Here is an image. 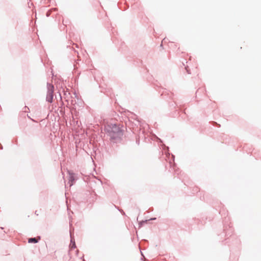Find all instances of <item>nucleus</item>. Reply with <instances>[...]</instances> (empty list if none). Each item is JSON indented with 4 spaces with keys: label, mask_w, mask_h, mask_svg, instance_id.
Masks as SVG:
<instances>
[{
    "label": "nucleus",
    "mask_w": 261,
    "mask_h": 261,
    "mask_svg": "<svg viewBox=\"0 0 261 261\" xmlns=\"http://www.w3.org/2000/svg\"><path fill=\"white\" fill-rule=\"evenodd\" d=\"M105 130L110 139L114 143L120 142L123 135V130L116 124L110 123L105 126Z\"/></svg>",
    "instance_id": "nucleus-1"
},
{
    "label": "nucleus",
    "mask_w": 261,
    "mask_h": 261,
    "mask_svg": "<svg viewBox=\"0 0 261 261\" xmlns=\"http://www.w3.org/2000/svg\"><path fill=\"white\" fill-rule=\"evenodd\" d=\"M174 158L175 156L172 154H171V159L170 158V156L168 157V160H169V163L170 165V168H172L175 172L176 173L178 174L177 172V171L174 169V167L175 166V164L174 163Z\"/></svg>",
    "instance_id": "nucleus-3"
},
{
    "label": "nucleus",
    "mask_w": 261,
    "mask_h": 261,
    "mask_svg": "<svg viewBox=\"0 0 261 261\" xmlns=\"http://www.w3.org/2000/svg\"><path fill=\"white\" fill-rule=\"evenodd\" d=\"M24 108H25V109H29V108H28L27 106H25Z\"/></svg>",
    "instance_id": "nucleus-14"
},
{
    "label": "nucleus",
    "mask_w": 261,
    "mask_h": 261,
    "mask_svg": "<svg viewBox=\"0 0 261 261\" xmlns=\"http://www.w3.org/2000/svg\"><path fill=\"white\" fill-rule=\"evenodd\" d=\"M0 149H3V146L1 143H0Z\"/></svg>",
    "instance_id": "nucleus-11"
},
{
    "label": "nucleus",
    "mask_w": 261,
    "mask_h": 261,
    "mask_svg": "<svg viewBox=\"0 0 261 261\" xmlns=\"http://www.w3.org/2000/svg\"><path fill=\"white\" fill-rule=\"evenodd\" d=\"M119 211L120 212H121V213L122 214V215H125V213L124 212V211L123 210H119Z\"/></svg>",
    "instance_id": "nucleus-10"
},
{
    "label": "nucleus",
    "mask_w": 261,
    "mask_h": 261,
    "mask_svg": "<svg viewBox=\"0 0 261 261\" xmlns=\"http://www.w3.org/2000/svg\"><path fill=\"white\" fill-rule=\"evenodd\" d=\"M74 180H75V179H74V174L69 173V184H70V186H71L73 185Z\"/></svg>",
    "instance_id": "nucleus-6"
},
{
    "label": "nucleus",
    "mask_w": 261,
    "mask_h": 261,
    "mask_svg": "<svg viewBox=\"0 0 261 261\" xmlns=\"http://www.w3.org/2000/svg\"><path fill=\"white\" fill-rule=\"evenodd\" d=\"M137 143H138V144H139V141H137Z\"/></svg>",
    "instance_id": "nucleus-13"
},
{
    "label": "nucleus",
    "mask_w": 261,
    "mask_h": 261,
    "mask_svg": "<svg viewBox=\"0 0 261 261\" xmlns=\"http://www.w3.org/2000/svg\"><path fill=\"white\" fill-rule=\"evenodd\" d=\"M185 68H186V69L187 72H188V74H190L191 73H190V72L189 70L188 69V67H185Z\"/></svg>",
    "instance_id": "nucleus-9"
},
{
    "label": "nucleus",
    "mask_w": 261,
    "mask_h": 261,
    "mask_svg": "<svg viewBox=\"0 0 261 261\" xmlns=\"http://www.w3.org/2000/svg\"><path fill=\"white\" fill-rule=\"evenodd\" d=\"M155 219H156V218H150V219H149V220H145V221H142L141 222V223H146V222H147L148 221H150V220H155Z\"/></svg>",
    "instance_id": "nucleus-7"
},
{
    "label": "nucleus",
    "mask_w": 261,
    "mask_h": 261,
    "mask_svg": "<svg viewBox=\"0 0 261 261\" xmlns=\"http://www.w3.org/2000/svg\"><path fill=\"white\" fill-rule=\"evenodd\" d=\"M70 236L71 240H70V244L69 247L71 249H73L76 248V245H75V240H74V238L72 237V233H71V230H70Z\"/></svg>",
    "instance_id": "nucleus-4"
},
{
    "label": "nucleus",
    "mask_w": 261,
    "mask_h": 261,
    "mask_svg": "<svg viewBox=\"0 0 261 261\" xmlns=\"http://www.w3.org/2000/svg\"><path fill=\"white\" fill-rule=\"evenodd\" d=\"M41 237H38L37 238H30L28 240V243H37L39 242V240H40Z\"/></svg>",
    "instance_id": "nucleus-5"
},
{
    "label": "nucleus",
    "mask_w": 261,
    "mask_h": 261,
    "mask_svg": "<svg viewBox=\"0 0 261 261\" xmlns=\"http://www.w3.org/2000/svg\"><path fill=\"white\" fill-rule=\"evenodd\" d=\"M47 89L46 100L48 102L51 103L54 98V86L53 84L47 83Z\"/></svg>",
    "instance_id": "nucleus-2"
},
{
    "label": "nucleus",
    "mask_w": 261,
    "mask_h": 261,
    "mask_svg": "<svg viewBox=\"0 0 261 261\" xmlns=\"http://www.w3.org/2000/svg\"><path fill=\"white\" fill-rule=\"evenodd\" d=\"M164 146H165V148H167V152L165 151V153L166 154V155L167 156L168 155L169 156H170V154L168 152V151H169V147H166L165 145H164ZM164 149H165V148H164Z\"/></svg>",
    "instance_id": "nucleus-8"
},
{
    "label": "nucleus",
    "mask_w": 261,
    "mask_h": 261,
    "mask_svg": "<svg viewBox=\"0 0 261 261\" xmlns=\"http://www.w3.org/2000/svg\"><path fill=\"white\" fill-rule=\"evenodd\" d=\"M49 15V13L47 12V14H46L47 16H48Z\"/></svg>",
    "instance_id": "nucleus-12"
}]
</instances>
